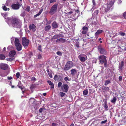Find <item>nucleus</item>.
I'll use <instances>...</instances> for the list:
<instances>
[{"instance_id": "1", "label": "nucleus", "mask_w": 126, "mask_h": 126, "mask_svg": "<svg viewBox=\"0 0 126 126\" xmlns=\"http://www.w3.org/2000/svg\"><path fill=\"white\" fill-rule=\"evenodd\" d=\"M6 22L9 25H11L13 27L20 28L21 27V22L17 17H8L5 18Z\"/></svg>"}, {"instance_id": "2", "label": "nucleus", "mask_w": 126, "mask_h": 126, "mask_svg": "<svg viewBox=\"0 0 126 126\" xmlns=\"http://www.w3.org/2000/svg\"><path fill=\"white\" fill-rule=\"evenodd\" d=\"M73 66V63L71 61H68L66 63L63 68L64 71H68Z\"/></svg>"}, {"instance_id": "3", "label": "nucleus", "mask_w": 126, "mask_h": 126, "mask_svg": "<svg viewBox=\"0 0 126 126\" xmlns=\"http://www.w3.org/2000/svg\"><path fill=\"white\" fill-rule=\"evenodd\" d=\"M58 6V4L55 3L51 7L49 12V13L51 15L55 14L57 11Z\"/></svg>"}, {"instance_id": "4", "label": "nucleus", "mask_w": 126, "mask_h": 126, "mask_svg": "<svg viewBox=\"0 0 126 126\" xmlns=\"http://www.w3.org/2000/svg\"><path fill=\"white\" fill-rule=\"evenodd\" d=\"M14 43L17 50L18 51H21L22 49V46L19 43V39L15 38Z\"/></svg>"}, {"instance_id": "5", "label": "nucleus", "mask_w": 126, "mask_h": 126, "mask_svg": "<svg viewBox=\"0 0 126 126\" xmlns=\"http://www.w3.org/2000/svg\"><path fill=\"white\" fill-rule=\"evenodd\" d=\"M20 3L17 2V3L12 4L11 5V7L14 10H17L19 9L20 7L21 6L22 4V0H20Z\"/></svg>"}, {"instance_id": "6", "label": "nucleus", "mask_w": 126, "mask_h": 126, "mask_svg": "<svg viewBox=\"0 0 126 126\" xmlns=\"http://www.w3.org/2000/svg\"><path fill=\"white\" fill-rule=\"evenodd\" d=\"M29 42V40L25 37H23L22 38V44L24 47L25 48L28 47Z\"/></svg>"}, {"instance_id": "7", "label": "nucleus", "mask_w": 126, "mask_h": 126, "mask_svg": "<svg viewBox=\"0 0 126 126\" xmlns=\"http://www.w3.org/2000/svg\"><path fill=\"white\" fill-rule=\"evenodd\" d=\"M98 50L101 54H107V51L101 46H98Z\"/></svg>"}, {"instance_id": "8", "label": "nucleus", "mask_w": 126, "mask_h": 126, "mask_svg": "<svg viewBox=\"0 0 126 126\" xmlns=\"http://www.w3.org/2000/svg\"><path fill=\"white\" fill-rule=\"evenodd\" d=\"M9 73V72L8 71H3L0 70V76L2 77L6 76Z\"/></svg>"}, {"instance_id": "9", "label": "nucleus", "mask_w": 126, "mask_h": 126, "mask_svg": "<svg viewBox=\"0 0 126 126\" xmlns=\"http://www.w3.org/2000/svg\"><path fill=\"white\" fill-rule=\"evenodd\" d=\"M83 55V54H81L79 55V58L80 60L82 62H84L86 60H87V57L86 55H84V57L81 56V55Z\"/></svg>"}, {"instance_id": "10", "label": "nucleus", "mask_w": 126, "mask_h": 126, "mask_svg": "<svg viewBox=\"0 0 126 126\" xmlns=\"http://www.w3.org/2000/svg\"><path fill=\"white\" fill-rule=\"evenodd\" d=\"M8 65L7 64L1 63L0 64V68L2 69L6 70L8 68Z\"/></svg>"}, {"instance_id": "11", "label": "nucleus", "mask_w": 126, "mask_h": 126, "mask_svg": "<svg viewBox=\"0 0 126 126\" xmlns=\"http://www.w3.org/2000/svg\"><path fill=\"white\" fill-rule=\"evenodd\" d=\"M69 88L68 85L66 84H64L61 87L62 89H64L63 92L65 93H66L68 91Z\"/></svg>"}, {"instance_id": "12", "label": "nucleus", "mask_w": 126, "mask_h": 126, "mask_svg": "<svg viewBox=\"0 0 126 126\" xmlns=\"http://www.w3.org/2000/svg\"><path fill=\"white\" fill-rule=\"evenodd\" d=\"M29 101L30 103H31L32 104H33L35 106L37 105L38 104L35 99L33 98H31L29 100Z\"/></svg>"}, {"instance_id": "13", "label": "nucleus", "mask_w": 126, "mask_h": 126, "mask_svg": "<svg viewBox=\"0 0 126 126\" xmlns=\"http://www.w3.org/2000/svg\"><path fill=\"white\" fill-rule=\"evenodd\" d=\"M124 62L122 61L121 63H120L119 65V70L120 71H122L123 69L124 68Z\"/></svg>"}, {"instance_id": "14", "label": "nucleus", "mask_w": 126, "mask_h": 126, "mask_svg": "<svg viewBox=\"0 0 126 126\" xmlns=\"http://www.w3.org/2000/svg\"><path fill=\"white\" fill-rule=\"evenodd\" d=\"M16 53V52L15 50H11L9 53V56L11 57H14Z\"/></svg>"}, {"instance_id": "15", "label": "nucleus", "mask_w": 126, "mask_h": 126, "mask_svg": "<svg viewBox=\"0 0 126 126\" xmlns=\"http://www.w3.org/2000/svg\"><path fill=\"white\" fill-rule=\"evenodd\" d=\"M82 29L83 31H82V33L83 34H85L88 31V28L87 27L84 26L82 28Z\"/></svg>"}, {"instance_id": "16", "label": "nucleus", "mask_w": 126, "mask_h": 126, "mask_svg": "<svg viewBox=\"0 0 126 126\" xmlns=\"http://www.w3.org/2000/svg\"><path fill=\"white\" fill-rule=\"evenodd\" d=\"M36 27L34 24H32L31 25H30L29 28L30 30H32L33 32H34L36 30L35 28Z\"/></svg>"}, {"instance_id": "17", "label": "nucleus", "mask_w": 126, "mask_h": 126, "mask_svg": "<svg viewBox=\"0 0 126 126\" xmlns=\"http://www.w3.org/2000/svg\"><path fill=\"white\" fill-rule=\"evenodd\" d=\"M52 26L54 28H57L58 27V25L57 23L55 21H54L52 24Z\"/></svg>"}, {"instance_id": "18", "label": "nucleus", "mask_w": 126, "mask_h": 126, "mask_svg": "<svg viewBox=\"0 0 126 126\" xmlns=\"http://www.w3.org/2000/svg\"><path fill=\"white\" fill-rule=\"evenodd\" d=\"M103 31L101 30H98L95 34V37H97Z\"/></svg>"}, {"instance_id": "19", "label": "nucleus", "mask_w": 126, "mask_h": 126, "mask_svg": "<svg viewBox=\"0 0 126 126\" xmlns=\"http://www.w3.org/2000/svg\"><path fill=\"white\" fill-rule=\"evenodd\" d=\"M100 62L101 63H104V66H106L107 61L106 59L100 60Z\"/></svg>"}, {"instance_id": "20", "label": "nucleus", "mask_w": 126, "mask_h": 126, "mask_svg": "<svg viewBox=\"0 0 126 126\" xmlns=\"http://www.w3.org/2000/svg\"><path fill=\"white\" fill-rule=\"evenodd\" d=\"M106 42H107V44H110V37L108 35H107L106 36Z\"/></svg>"}, {"instance_id": "21", "label": "nucleus", "mask_w": 126, "mask_h": 126, "mask_svg": "<svg viewBox=\"0 0 126 126\" xmlns=\"http://www.w3.org/2000/svg\"><path fill=\"white\" fill-rule=\"evenodd\" d=\"M71 74L72 76H74L75 75L77 72L75 69H72L71 70Z\"/></svg>"}, {"instance_id": "22", "label": "nucleus", "mask_w": 126, "mask_h": 126, "mask_svg": "<svg viewBox=\"0 0 126 126\" xmlns=\"http://www.w3.org/2000/svg\"><path fill=\"white\" fill-rule=\"evenodd\" d=\"M50 25H47L46 26L44 29L46 31H48L51 28Z\"/></svg>"}, {"instance_id": "23", "label": "nucleus", "mask_w": 126, "mask_h": 126, "mask_svg": "<svg viewBox=\"0 0 126 126\" xmlns=\"http://www.w3.org/2000/svg\"><path fill=\"white\" fill-rule=\"evenodd\" d=\"M43 11V9H41L39 11V13H38L36 15H34V17L35 18L36 17L38 16H39L41 13Z\"/></svg>"}, {"instance_id": "24", "label": "nucleus", "mask_w": 126, "mask_h": 126, "mask_svg": "<svg viewBox=\"0 0 126 126\" xmlns=\"http://www.w3.org/2000/svg\"><path fill=\"white\" fill-rule=\"evenodd\" d=\"M2 8L3 10L5 11H9L10 10L9 8H7L5 5L2 6Z\"/></svg>"}, {"instance_id": "25", "label": "nucleus", "mask_w": 126, "mask_h": 126, "mask_svg": "<svg viewBox=\"0 0 126 126\" xmlns=\"http://www.w3.org/2000/svg\"><path fill=\"white\" fill-rule=\"evenodd\" d=\"M5 59V55L3 54H0V60H4Z\"/></svg>"}, {"instance_id": "26", "label": "nucleus", "mask_w": 126, "mask_h": 126, "mask_svg": "<svg viewBox=\"0 0 126 126\" xmlns=\"http://www.w3.org/2000/svg\"><path fill=\"white\" fill-rule=\"evenodd\" d=\"M116 98L115 97H114L113 98V99L111 100V102L113 104H115V102H116Z\"/></svg>"}, {"instance_id": "27", "label": "nucleus", "mask_w": 126, "mask_h": 126, "mask_svg": "<svg viewBox=\"0 0 126 126\" xmlns=\"http://www.w3.org/2000/svg\"><path fill=\"white\" fill-rule=\"evenodd\" d=\"M110 9V5L108 4L107 5V8L105 10V12H107Z\"/></svg>"}, {"instance_id": "28", "label": "nucleus", "mask_w": 126, "mask_h": 126, "mask_svg": "<svg viewBox=\"0 0 126 126\" xmlns=\"http://www.w3.org/2000/svg\"><path fill=\"white\" fill-rule=\"evenodd\" d=\"M37 57L38 59H40L42 58V55L39 53L37 55Z\"/></svg>"}, {"instance_id": "29", "label": "nucleus", "mask_w": 126, "mask_h": 126, "mask_svg": "<svg viewBox=\"0 0 126 126\" xmlns=\"http://www.w3.org/2000/svg\"><path fill=\"white\" fill-rule=\"evenodd\" d=\"M60 94L61 97H63L65 95V94L62 92H61L60 93Z\"/></svg>"}, {"instance_id": "30", "label": "nucleus", "mask_w": 126, "mask_h": 126, "mask_svg": "<svg viewBox=\"0 0 126 126\" xmlns=\"http://www.w3.org/2000/svg\"><path fill=\"white\" fill-rule=\"evenodd\" d=\"M17 86L20 89L22 90L23 89L24 87L21 84L20 85H18Z\"/></svg>"}, {"instance_id": "31", "label": "nucleus", "mask_w": 126, "mask_h": 126, "mask_svg": "<svg viewBox=\"0 0 126 126\" xmlns=\"http://www.w3.org/2000/svg\"><path fill=\"white\" fill-rule=\"evenodd\" d=\"M60 42H61L62 43H64L65 42L66 40L65 39L63 38H59Z\"/></svg>"}, {"instance_id": "32", "label": "nucleus", "mask_w": 126, "mask_h": 126, "mask_svg": "<svg viewBox=\"0 0 126 126\" xmlns=\"http://www.w3.org/2000/svg\"><path fill=\"white\" fill-rule=\"evenodd\" d=\"M110 82V81L109 80H107L106 81L105 85H107Z\"/></svg>"}, {"instance_id": "33", "label": "nucleus", "mask_w": 126, "mask_h": 126, "mask_svg": "<svg viewBox=\"0 0 126 126\" xmlns=\"http://www.w3.org/2000/svg\"><path fill=\"white\" fill-rule=\"evenodd\" d=\"M79 43L78 41H77L76 42V46L77 47H79Z\"/></svg>"}, {"instance_id": "34", "label": "nucleus", "mask_w": 126, "mask_h": 126, "mask_svg": "<svg viewBox=\"0 0 126 126\" xmlns=\"http://www.w3.org/2000/svg\"><path fill=\"white\" fill-rule=\"evenodd\" d=\"M98 13H99V12H98V10H96L94 12V15L96 16H97Z\"/></svg>"}, {"instance_id": "35", "label": "nucleus", "mask_w": 126, "mask_h": 126, "mask_svg": "<svg viewBox=\"0 0 126 126\" xmlns=\"http://www.w3.org/2000/svg\"><path fill=\"white\" fill-rule=\"evenodd\" d=\"M106 57L104 55H101L100 56L99 59H106Z\"/></svg>"}, {"instance_id": "36", "label": "nucleus", "mask_w": 126, "mask_h": 126, "mask_svg": "<svg viewBox=\"0 0 126 126\" xmlns=\"http://www.w3.org/2000/svg\"><path fill=\"white\" fill-rule=\"evenodd\" d=\"M35 87L34 85L32 84L31 85L30 88L32 91Z\"/></svg>"}, {"instance_id": "37", "label": "nucleus", "mask_w": 126, "mask_h": 126, "mask_svg": "<svg viewBox=\"0 0 126 126\" xmlns=\"http://www.w3.org/2000/svg\"><path fill=\"white\" fill-rule=\"evenodd\" d=\"M58 76L57 75H55L54 76V79L55 81H56L58 80Z\"/></svg>"}, {"instance_id": "38", "label": "nucleus", "mask_w": 126, "mask_h": 126, "mask_svg": "<svg viewBox=\"0 0 126 126\" xmlns=\"http://www.w3.org/2000/svg\"><path fill=\"white\" fill-rule=\"evenodd\" d=\"M30 9V6H27L26 8L25 9L26 11L29 12V11Z\"/></svg>"}, {"instance_id": "39", "label": "nucleus", "mask_w": 126, "mask_h": 126, "mask_svg": "<svg viewBox=\"0 0 126 126\" xmlns=\"http://www.w3.org/2000/svg\"><path fill=\"white\" fill-rule=\"evenodd\" d=\"M88 94V91L87 90H85L83 92V94L84 95H86Z\"/></svg>"}, {"instance_id": "40", "label": "nucleus", "mask_w": 126, "mask_h": 126, "mask_svg": "<svg viewBox=\"0 0 126 126\" xmlns=\"http://www.w3.org/2000/svg\"><path fill=\"white\" fill-rule=\"evenodd\" d=\"M38 50L40 52H42V46L41 45H40L38 46Z\"/></svg>"}, {"instance_id": "41", "label": "nucleus", "mask_w": 126, "mask_h": 126, "mask_svg": "<svg viewBox=\"0 0 126 126\" xmlns=\"http://www.w3.org/2000/svg\"><path fill=\"white\" fill-rule=\"evenodd\" d=\"M52 39H58V37H57V36L56 35H54L53 36V37H52L51 38Z\"/></svg>"}, {"instance_id": "42", "label": "nucleus", "mask_w": 126, "mask_h": 126, "mask_svg": "<svg viewBox=\"0 0 126 126\" xmlns=\"http://www.w3.org/2000/svg\"><path fill=\"white\" fill-rule=\"evenodd\" d=\"M1 15L3 16V17L4 18V19H5L6 17L7 16V13H1Z\"/></svg>"}, {"instance_id": "43", "label": "nucleus", "mask_w": 126, "mask_h": 126, "mask_svg": "<svg viewBox=\"0 0 126 126\" xmlns=\"http://www.w3.org/2000/svg\"><path fill=\"white\" fill-rule=\"evenodd\" d=\"M104 107L105 109V110H108V106L106 104H105L104 105Z\"/></svg>"}, {"instance_id": "44", "label": "nucleus", "mask_w": 126, "mask_h": 126, "mask_svg": "<svg viewBox=\"0 0 126 126\" xmlns=\"http://www.w3.org/2000/svg\"><path fill=\"white\" fill-rule=\"evenodd\" d=\"M20 75V74L19 72H17L16 74V76L17 78L18 79L19 77V76Z\"/></svg>"}, {"instance_id": "45", "label": "nucleus", "mask_w": 126, "mask_h": 126, "mask_svg": "<svg viewBox=\"0 0 126 126\" xmlns=\"http://www.w3.org/2000/svg\"><path fill=\"white\" fill-rule=\"evenodd\" d=\"M56 35L57 36V37H58V38L60 37H63V35L60 34H56Z\"/></svg>"}, {"instance_id": "46", "label": "nucleus", "mask_w": 126, "mask_h": 126, "mask_svg": "<svg viewBox=\"0 0 126 126\" xmlns=\"http://www.w3.org/2000/svg\"><path fill=\"white\" fill-rule=\"evenodd\" d=\"M13 59L12 58H8L6 59V60L7 61H10L11 62L13 60Z\"/></svg>"}, {"instance_id": "47", "label": "nucleus", "mask_w": 126, "mask_h": 126, "mask_svg": "<svg viewBox=\"0 0 126 126\" xmlns=\"http://www.w3.org/2000/svg\"><path fill=\"white\" fill-rule=\"evenodd\" d=\"M62 83L61 82H59L58 84V87L59 88H60V87H61L62 85Z\"/></svg>"}, {"instance_id": "48", "label": "nucleus", "mask_w": 126, "mask_h": 126, "mask_svg": "<svg viewBox=\"0 0 126 126\" xmlns=\"http://www.w3.org/2000/svg\"><path fill=\"white\" fill-rule=\"evenodd\" d=\"M20 16L23 17H24L25 16V12H23L20 15Z\"/></svg>"}, {"instance_id": "49", "label": "nucleus", "mask_w": 126, "mask_h": 126, "mask_svg": "<svg viewBox=\"0 0 126 126\" xmlns=\"http://www.w3.org/2000/svg\"><path fill=\"white\" fill-rule=\"evenodd\" d=\"M47 82L48 83V84L49 85H52V84L53 83L52 82L49 80L47 81Z\"/></svg>"}, {"instance_id": "50", "label": "nucleus", "mask_w": 126, "mask_h": 126, "mask_svg": "<svg viewBox=\"0 0 126 126\" xmlns=\"http://www.w3.org/2000/svg\"><path fill=\"white\" fill-rule=\"evenodd\" d=\"M107 121V120H106L104 121H102L101 122V124H105L106 123Z\"/></svg>"}, {"instance_id": "51", "label": "nucleus", "mask_w": 126, "mask_h": 126, "mask_svg": "<svg viewBox=\"0 0 126 126\" xmlns=\"http://www.w3.org/2000/svg\"><path fill=\"white\" fill-rule=\"evenodd\" d=\"M48 75H49V76L50 78H52V73L51 72H49L48 73Z\"/></svg>"}, {"instance_id": "52", "label": "nucleus", "mask_w": 126, "mask_h": 126, "mask_svg": "<svg viewBox=\"0 0 126 126\" xmlns=\"http://www.w3.org/2000/svg\"><path fill=\"white\" fill-rule=\"evenodd\" d=\"M51 3L55 2L56 0H48Z\"/></svg>"}, {"instance_id": "53", "label": "nucleus", "mask_w": 126, "mask_h": 126, "mask_svg": "<svg viewBox=\"0 0 126 126\" xmlns=\"http://www.w3.org/2000/svg\"><path fill=\"white\" fill-rule=\"evenodd\" d=\"M56 54L59 55H62L60 51H58L57 52Z\"/></svg>"}, {"instance_id": "54", "label": "nucleus", "mask_w": 126, "mask_h": 126, "mask_svg": "<svg viewBox=\"0 0 126 126\" xmlns=\"http://www.w3.org/2000/svg\"><path fill=\"white\" fill-rule=\"evenodd\" d=\"M123 15L125 19H126V12L124 13Z\"/></svg>"}, {"instance_id": "55", "label": "nucleus", "mask_w": 126, "mask_h": 126, "mask_svg": "<svg viewBox=\"0 0 126 126\" xmlns=\"http://www.w3.org/2000/svg\"><path fill=\"white\" fill-rule=\"evenodd\" d=\"M43 109H44L42 108L40 109L39 110V112L40 113L42 112Z\"/></svg>"}, {"instance_id": "56", "label": "nucleus", "mask_w": 126, "mask_h": 126, "mask_svg": "<svg viewBox=\"0 0 126 126\" xmlns=\"http://www.w3.org/2000/svg\"><path fill=\"white\" fill-rule=\"evenodd\" d=\"M51 86L50 88L51 89H53L54 88V85L53 83L50 85Z\"/></svg>"}, {"instance_id": "57", "label": "nucleus", "mask_w": 126, "mask_h": 126, "mask_svg": "<svg viewBox=\"0 0 126 126\" xmlns=\"http://www.w3.org/2000/svg\"><path fill=\"white\" fill-rule=\"evenodd\" d=\"M7 79L8 80H10L13 79V77H8Z\"/></svg>"}, {"instance_id": "58", "label": "nucleus", "mask_w": 126, "mask_h": 126, "mask_svg": "<svg viewBox=\"0 0 126 126\" xmlns=\"http://www.w3.org/2000/svg\"><path fill=\"white\" fill-rule=\"evenodd\" d=\"M64 80L65 81H67V80H69V79L68 77H65L64 78Z\"/></svg>"}, {"instance_id": "59", "label": "nucleus", "mask_w": 126, "mask_h": 126, "mask_svg": "<svg viewBox=\"0 0 126 126\" xmlns=\"http://www.w3.org/2000/svg\"><path fill=\"white\" fill-rule=\"evenodd\" d=\"M73 13V12L71 11L68 13L67 14L68 15H70L72 14Z\"/></svg>"}, {"instance_id": "60", "label": "nucleus", "mask_w": 126, "mask_h": 126, "mask_svg": "<svg viewBox=\"0 0 126 126\" xmlns=\"http://www.w3.org/2000/svg\"><path fill=\"white\" fill-rule=\"evenodd\" d=\"M122 76H120L119 77V81H121L122 80Z\"/></svg>"}, {"instance_id": "61", "label": "nucleus", "mask_w": 126, "mask_h": 126, "mask_svg": "<svg viewBox=\"0 0 126 126\" xmlns=\"http://www.w3.org/2000/svg\"><path fill=\"white\" fill-rule=\"evenodd\" d=\"M31 80H36V79L35 77H32L31 78Z\"/></svg>"}, {"instance_id": "62", "label": "nucleus", "mask_w": 126, "mask_h": 126, "mask_svg": "<svg viewBox=\"0 0 126 126\" xmlns=\"http://www.w3.org/2000/svg\"><path fill=\"white\" fill-rule=\"evenodd\" d=\"M92 2L93 5L94 6H95L96 5V3H95V1L94 0H92Z\"/></svg>"}, {"instance_id": "63", "label": "nucleus", "mask_w": 126, "mask_h": 126, "mask_svg": "<svg viewBox=\"0 0 126 126\" xmlns=\"http://www.w3.org/2000/svg\"><path fill=\"white\" fill-rule=\"evenodd\" d=\"M120 34L122 36H124L125 35V34L124 32H121L120 33Z\"/></svg>"}, {"instance_id": "64", "label": "nucleus", "mask_w": 126, "mask_h": 126, "mask_svg": "<svg viewBox=\"0 0 126 126\" xmlns=\"http://www.w3.org/2000/svg\"><path fill=\"white\" fill-rule=\"evenodd\" d=\"M56 124L54 123H52V126H56Z\"/></svg>"}]
</instances>
